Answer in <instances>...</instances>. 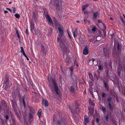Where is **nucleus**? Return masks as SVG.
<instances>
[{
    "label": "nucleus",
    "instance_id": "f257e3e1",
    "mask_svg": "<svg viewBox=\"0 0 125 125\" xmlns=\"http://www.w3.org/2000/svg\"><path fill=\"white\" fill-rule=\"evenodd\" d=\"M60 34L57 36V41L60 43L59 50L63 52V57L65 60V62L67 63L69 62L70 60L72 55L69 52L68 49L69 47L68 42L65 38L63 36L64 33L61 28L59 27L58 28Z\"/></svg>",
    "mask_w": 125,
    "mask_h": 125
},
{
    "label": "nucleus",
    "instance_id": "f03ea898",
    "mask_svg": "<svg viewBox=\"0 0 125 125\" xmlns=\"http://www.w3.org/2000/svg\"><path fill=\"white\" fill-rule=\"evenodd\" d=\"M17 100L15 98H13V99L11 100L12 107L15 113H17V110L18 108V107L16 103Z\"/></svg>",
    "mask_w": 125,
    "mask_h": 125
},
{
    "label": "nucleus",
    "instance_id": "7ed1b4c3",
    "mask_svg": "<svg viewBox=\"0 0 125 125\" xmlns=\"http://www.w3.org/2000/svg\"><path fill=\"white\" fill-rule=\"evenodd\" d=\"M52 82L54 87V90L56 92V94L57 95L59 96V94L58 92V88L57 85V83L54 80H53Z\"/></svg>",
    "mask_w": 125,
    "mask_h": 125
},
{
    "label": "nucleus",
    "instance_id": "20e7f679",
    "mask_svg": "<svg viewBox=\"0 0 125 125\" xmlns=\"http://www.w3.org/2000/svg\"><path fill=\"white\" fill-rule=\"evenodd\" d=\"M33 15L32 16L33 19H34V20L35 22L37 21V12L36 11V10L34 9L33 11Z\"/></svg>",
    "mask_w": 125,
    "mask_h": 125
},
{
    "label": "nucleus",
    "instance_id": "39448f33",
    "mask_svg": "<svg viewBox=\"0 0 125 125\" xmlns=\"http://www.w3.org/2000/svg\"><path fill=\"white\" fill-rule=\"evenodd\" d=\"M72 113H76L77 114H79V110L78 108V106L76 105L75 109L74 108H73V109L72 110Z\"/></svg>",
    "mask_w": 125,
    "mask_h": 125
},
{
    "label": "nucleus",
    "instance_id": "423d86ee",
    "mask_svg": "<svg viewBox=\"0 0 125 125\" xmlns=\"http://www.w3.org/2000/svg\"><path fill=\"white\" fill-rule=\"evenodd\" d=\"M88 46L86 45L84 47L83 51V54L86 55L88 53Z\"/></svg>",
    "mask_w": 125,
    "mask_h": 125
},
{
    "label": "nucleus",
    "instance_id": "0eeeda50",
    "mask_svg": "<svg viewBox=\"0 0 125 125\" xmlns=\"http://www.w3.org/2000/svg\"><path fill=\"white\" fill-rule=\"evenodd\" d=\"M46 19L47 20H48L49 22L51 24L53 25V21L49 16V15L48 14L46 15Z\"/></svg>",
    "mask_w": 125,
    "mask_h": 125
},
{
    "label": "nucleus",
    "instance_id": "6e6552de",
    "mask_svg": "<svg viewBox=\"0 0 125 125\" xmlns=\"http://www.w3.org/2000/svg\"><path fill=\"white\" fill-rule=\"evenodd\" d=\"M104 52L103 55L105 56L106 57L109 55V52L107 51V50L106 48H104L103 49Z\"/></svg>",
    "mask_w": 125,
    "mask_h": 125
},
{
    "label": "nucleus",
    "instance_id": "1a4fd4ad",
    "mask_svg": "<svg viewBox=\"0 0 125 125\" xmlns=\"http://www.w3.org/2000/svg\"><path fill=\"white\" fill-rule=\"evenodd\" d=\"M42 100V105H43L45 107H47L48 106V102L46 100H44L43 99Z\"/></svg>",
    "mask_w": 125,
    "mask_h": 125
},
{
    "label": "nucleus",
    "instance_id": "9d476101",
    "mask_svg": "<svg viewBox=\"0 0 125 125\" xmlns=\"http://www.w3.org/2000/svg\"><path fill=\"white\" fill-rule=\"evenodd\" d=\"M41 52H42L43 54L45 55L46 51L45 50L44 46L43 44H42L41 46Z\"/></svg>",
    "mask_w": 125,
    "mask_h": 125
},
{
    "label": "nucleus",
    "instance_id": "9b49d317",
    "mask_svg": "<svg viewBox=\"0 0 125 125\" xmlns=\"http://www.w3.org/2000/svg\"><path fill=\"white\" fill-rule=\"evenodd\" d=\"M31 28L30 30L31 32H32L33 31L35 30L34 24L33 22H31Z\"/></svg>",
    "mask_w": 125,
    "mask_h": 125
},
{
    "label": "nucleus",
    "instance_id": "f8f14e48",
    "mask_svg": "<svg viewBox=\"0 0 125 125\" xmlns=\"http://www.w3.org/2000/svg\"><path fill=\"white\" fill-rule=\"evenodd\" d=\"M92 59V60H91L89 61L88 62L89 65H91L93 64L94 62L95 61V59L93 58Z\"/></svg>",
    "mask_w": 125,
    "mask_h": 125
},
{
    "label": "nucleus",
    "instance_id": "ddd939ff",
    "mask_svg": "<svg viewBox=\"0 0 125 125\" xmlns=\"http://www.w3.org/2000/svg\"><path fill=\"white\" fill-rule=\"evenodd\" d=\"M55 2L56 3L55 4L56 7V9L57 10L59 9L60 6L59 3V1H56Z\"/></svg>",
    "mask_w": 125,
    "mask_h": 125
},
{
    "label": "nucleus",
    "instance_id": "4468645a",
    "mask_svg": "<svg viewBox=\"0 0 125 125\" xmlns=\"http://www.w3.org/2000/svg\"><path fill=\"white\" fill-rule=\"evenodd\" d=\"M97 35H98V36L96 38V41H99V40H97V39L98 38V37H101L102 36V34L101 31H99L98 33H97Z\"/></svg>",
    "mask_w": 125,
    "mask_h": 125
},
{
    "label": "nucleus",
    "instance_id": "2eb2a0df",
    "mask_svg": "<svg viewBox=\"0 0 125 125\" xmlns=\"http://www.w3.org/2000/svg\"><path fill=\"white\" fill-rule=\"evenodd\" d=\"M98 15V12H95L93 15V17L94 19H95Z\"/></svg>",
    "mask_w": 125,
    "mask_h": 125
},
{
    "label": "nucleus",
    "instance_id": "dca6fc26",
    "mask_svg": "<svg viewBox=\"0 0 125 125\" xmlns=\"http://www.w3.org/2000/svg\"><path fill=\"white\" fill-rule=\"evenodd\" d=\"M30 109V113H32V114H33L35 113V111L33 108L31 107H29Z\"/></svg>",
    "mask_w": 125,
    "mask_h": 125
},
{
    "label": "nucleus",
    "instance_id": "f3484780",
    "mask_svg": "<svg viewBox=\"0 0 125 125\" xmlns=\"http://www.w3.org/2000/svg\"><path fill=\"white\" fill-rule=\"evenodd\" d=\"M77 30L76 29L73 32V35L74 37H75L77 36Z\"/></svg>",
    "mask_w": 125,
    "mask_h": 125
},
{
    "label": "nucleus",
    "instance_id": "a211bd4d",
    "mask_svg": "<svg viewBox=\"0 0 125 125\" xmlns=\"http://www.w3.org/2000/svg\"><path fill=\"white\" fill-rule=\"evenodd\" d=\"M89 122V118H84V123L85 124H88Z\"/></svg>",
    "mask_w": 125,
    "mask_h": 125
},
{
    "label": "nucleus",
    "instance_id": "6ab92c4d",
    "mask_svg": "<svg viewBox=\"0 0 125 125\" xmlns=\"http://www.w3.org/2000/svg\"><path fill=\"white\" fill-rule=\"evenodd\" d=\"M89 5L88 4H85V5H84L82 7V10L83 11H84L85 9Z\"/></svg>",
    "mask_w": 125,
    "mask_h": 125
},
{
    "label": "nucleus",
    "instance_id": "aec40b11",
    "mask_svg": "<svg viewBox=\"0 0 125 125\" xmlns=\"http://www.w3.org/2000/svg\"><path fill=\"white\" fill-rule=\"evenodd\" d=\"M9 79L8 78L6 77V82L5 83V84L7 85V86H6L7 87H8V85L9 83Z\"/></svg>",
    "mask_w": 125,
    "mask_h": 125
},
{
    "label": "nucleus",
    "instance_id": "412c9836",
    "mask_svg": "<svg viewBox=\"0 0 125 125\" xmlns=\"http://www.w3.org/2000/svg\"><path fill=\"white\" fill-rule=\"evenodd\" d=\"M19 100H20V101H21L22 100V101L23 104V105H24V107H25V106H26V105H25V103L24 102V100L23 99V97L22 98H21V99L20 98V99H19Z\"/></svg>",
    "mask_w": 125,
    "mask_h": 125
},
{
    "label": "nucleus",
    "instance_id": "4be33fe9",
    "mask_svg": "<svg viewBox=\"0 0 125 125\" xmlns=\"http://www.w3.org/2000/svg\"><path fill=\"white\" fill-rule=\"evenodd\" d=\"M41 111L40 110H39L38 112V115L39 118H40L41 115Z\"/></svg>",
    "mask_w": 125,
    "mask_h": 125
},
{
    "label": "nucleus",
    "instance_id": "5701e85b",
    "mask_svg": "<svg viewBox=\"0 0 125 125\" xmlns=\"http://www.w3.org/2000/svg\"><path fill=\"white\" fill-rule=\"evenodd\" d=\"M104 85L105 87L106 88L107 91H108L109 88L108 87L106 83L105 82L104 83Z\"/></svg>",
    "mask_w": 125,
    "mask_h": 125
},
{
    "label": "nucleus",
    "instance_id": "b1692460",
    "mask_svg": "<svg viewBox=\"0 0 125 125\" xmlns=\"http://www.w3.org/2000/svg\"><path fill=\"white\" fill-rule=\"evenodd\" d=\"M84 22L86 24H89L90 23L89 21L87 20V19H84Z\"/></svg>",
    "mask_w": 125,
    "mask_h": 125
},
{
    "label": "nucleus",
    "instance_id": "393cba45",
    "mask_svg": "<svg viewBox=\"0 0 125 125\" xmlns=\"http://www.w3.org/2000/svg\"><path fill=\"white\" fill-rule=\"evenodd\" d=\"M89 104L90 105H91L93 106L94 105V103L92 102V101L91 99H89Z\"/></svg>",
    "mask_w": 125,
    "mask_h": 125
},
{
    "label": "nucleus",
    "instance_id": "a878e982",
    "mask_svg": "<svg viewBox=\"0 0 125 125\" xmlns=\"http://www.w3.org/2000/svg\"><path fill=\"white\" fill-rule=\"evenodd\" d=\"M90 12L89 11H86L84 12V13L85 15L87 14V17H88L89 16L88 14L90 13Z\"/></svg>",
    "mask_w": 125,
    "mask_h": 125
},
{
    "label": "nucleus",
    "instance_id": "bb28decb",
    "mask_svg": "<svg viewBox=\"0 0 125 125\" xmlns=\"http://www.w3.org/2000/svg\"><path fill=\"white\" fill-rule=\"evenodd\" d=\"M108 105L110 109L111 110H112L113 109V108L112 107V105L110 103H108Z\"/></svg>",
    "mask_w": 125,
    "mask_h": 125
},
{
    "label": "nucleus",
    "instance_id": "cd10ccee",
    "mask_svg": "<svg viewBox=\"0 0 125 125\" xmlns=\"http://www.w3.org/2000/svg\"><path fill=\"white\" fill-rule=\"evenodd\" d=\"M118 70H122L123 69V66L121 65H120V64H119V66L118 67Z\"/></svg>",
    "mask_w": 125,
    "mask_h": 125
},
{
    "label": "nucleus",
    "instance_id": "c85d7f7f",
    "mask_svg": "<svg viewBox=\"0 0 125 125\" xmlns=\"http://www.w3.org/2000/svg\"><path fill=\"white\" fill-rule=\"evenodd\" d=\"M21 52L23 54L24 53H25V52L23 50V48L22 47H21Z\"/></svg>",
    "mask_w": 125,
    "mask_h": 125
},
{
    "label": "nucleus",
    "instance_id": "c756f323",
    "mask_svg": "<svg viewBox=\"0 0 125 125\" xmlns=\"http://www.w3.org/2000/svg\"><path fill=\"white\" fill-rule=\"evenodd\" d=\"M89 74L90 78L92 80H93V78L92 75L91 73H89Z\"/></svg>",
    "mask_w": 125,
    "mask_h": 125
},
{
    "label": "nucleus",
    "instance_id": "7c9ffc66",
    "mask_svg": "<svg viewBox=\"0 0 125 125\" xmlns=\"http://www.w3.org/2000/svg\"><path fill=\"white\" fill-rule=\"evenodd\" d=\"M15 91L17 92L18 94L19 95L20 94V92L19 91V89L18 88H17L15 90Z\"/></svg>",
    "mask_w": 125,
    "mask_h": 125
},
{
    "label": "nucleus",
    "instance_id": "2f4dec72",
    "mask_svg": "<svg viewBox=\"0 0 125 125\" xmlns=\"http://www.w3.org/2000/svg\"><path fill=\"white\" fill-rule=\"evenodd\" d=\"M15 17L19 19L20 17V15L17 13H16L14 15Z\"/></svg>",
    "mask_w": 125,
    "mask_h": 125
},
{
    "label": "nucleus",
    "instance_id": "473e14b6",
    "mask_svg": "<svg viewBox=\"0 0 125 125\" xmlns=\"http://www.w3.org/2000/svg\"><path fill=\"white\" fill-rule=\"evenodd\" d=\"M112 99V98L111 97H109L107 100V101H108V103H110V102Z\"/></svg>",
    "mask_w": 125,
    "mask_h": 125
},
{
    "label": "nucleus",
    "instance_id": "72a5a7b5",
    "mask_svg": "<svg viewBox=\"0 0 125 125\" xmlns=\"http://www.w3.org/2000/svg\"><path fill=\"white\" fill-rule=\"evenodd\" d=\"M96 27L95 26H93L92 29V30L93 32H95L96 31Z\"/></svg>",
    "mask_w": 125,
    "mask_h": 125
},
{
    "label": "nucleus",
    "instance_id": "f704fd0d",
    "mask_svg": "<svg viewBox=\"0 0 125 125\" xmlns=\"http://www.w3.org/2000/svg\"><path fill=\"white\" fill-rule=\"evenodd\" d=\"M34 32H33L32 31V32L35 35H37L38 34V32L39 31L38 30L36 31H35V30H34Z\"/></svg>",
    "mask_w": 125,
    "mask_h": 125
},
{
    "label": "nucleus",
    "instance_id": "c9c22d12",
    "mask_svg": "<svg viewBox=\"0 0 125 125\" xmlns=\"http://www.w3.org/2000/svg\"><path fill=\"white\" fill-rule=\"evenodd\" d=\"M74 89L73 87L72 86L71 88L70 91L71 92L73 93L74 92Z\"/></svg>",
    "mask_w": 125,
    "mask_h": 125
},
{
    "label": "nucleus",
    "instance_id": "e433bc0d",
    "mask_svg": "<svg viewBox=\"0 0 125 125\" xmlns=\"http://www.w3.org/2000/svg\"><path fill=\"white\" fill-rule=\"evenodd\" d=\"M102 31L103 32V33L104 34V37H105L106 36V31L105 29H102Z\"/></svg>",
    "mask_w": 125,
    "mask_h": 125
},
{
    "label": "nucleus",
    "instance_id": "4c0bfd02",
    "mask_svg": "<svg viewBox=\"0 0 125 125\" xmlns=\"http://www.w3.org/2000/svg\"><path fill=\"white\" fill-rule=\"evenodd\" d=\"M102 109L103 112L105 113L106 112L105 108V107L103 106L102 107Z\"/></svg>",
    "mask_w": 125,
    "mask_h": 125
},
{
    "label": "nucleus",
    "instance_id": "58836bf2",
    "mask_svg": "<svg viewBox=\"0 0 125 125\" xmlns=\"http://www.w3.org/2000/svg\"><path fill=\"white\" fill-rule=\"evenodd\" d=\"M56 14L57 15V17L58 19H61V17L60 15L58 13V12Z\"/></svg>",
    "mask_w": 125,
    "mask_h": 125
},
{
    "label": "nucleus",
    "instance_id": "ea45409f",
    "mask_svg": "<svg viewBox=\"0 0 125 125\" xmlns=\"http://www.w3.org/2000/svg\"><path fill=\"white\" fill-rule=\"evenodd\" d=\"M108 116L109 115L108 114H107L106 115V116L105 117V119L107 121H108Z\"/></svg>",
    "mask_w": 125,
    "mask_h": 125
},
{
    "label": "nucleus",
    "instance_id": "a19ab883",
    "mask_svg": "<svg viewBox=\"0 0 125 125\" xmlns=\"http://www.w3.org/2000/svg\"><path fill=\"white\" fill-rule=\"evenodd\" d=\"M99 69V70H101L103 68V67L101 65H100L98 66Z\"/></svg>",
    "mask_w": 125,
    "mask_h": 125
},
{
    "label": "nucleus",
    "instance_id": "79ce46f5",
    "mask_svg": "<svg viewBox=\"0 0 125 125\" xmlns=\"http://www.w3.org/2000/svg\"><path fill=\"white\" fill-rule=\"evenodd\" d=\"M120 45L119 42H118L117 44V49L118 50L120 49V48H119Z\"/></svg>",
    "mask_w": 125,
    "mask_h": 125
},
{
    "label": "nucleus",
    "instance_id": "37998d69",
    "mask_svg": "<svg viewBox=\"0 0 125 125\" xmlns=\"http://www.w3.org/2000/svg\"><path fill=\"white\" fill-rule=\"evenodd\" d=\"M23 54L26 58L27 59L28 61H29V58H28L25 53H24Z\"/></svg>",
    "mask_w": 125,
    "mask_h": 125
},
{
    "label": "nucleus",
    "instance_id": "c03bdc74",
    "mask_svg": "<svg viewBox=\"0 0 125 125\" xmlns=\"http://www.w3.org/2000/svg\"><path fill=\"white\" fill-rule=\"evenodd\" d=\"M16 9L14 7L13 8V12L14 13H15V11H16Z\"/></svg>",
    "mask_w": 125,
    "mask_h": 125
},
{
    "label": "nucleus",
    "instance_id": "a18cd8bd",
    "mask_svg": "<svg viewBox=\"0 0 125 125\" xmlns=\"http://www.w3.org/2000/svg\"><path fill=\"white\" fill-rule=\"evenodd\" d=\"M32 113H29V117L30 118H32V117H33V116H32Z\"/></svg>",
    "mask_w": 125,
    "mask_h": 125
},
{
    "label": "nucleus",
    "instance_id": "49530a36",
    "mask_svg": "<svg viewBox=\"0 0 125 125\" xmlns=\"http://www.w3.org/2000/svg\"><path fill=\"white\" fill-rule=\"evenodd\" d=\"M105 94H105L104 93H103L102 94V97L104 98V97H105Z\"/></svg>",
    "mask_w": 125,
    "mask_h": 125
},
{
    "label": "nucleus",
    "instance_id": "de8ad7c7",
    "mask_svg": "<svg viewBox=\"0 0 125 125\" xmlns=\"http://www.w3.org/2000/svg\"><path fill=\"white\" fill-rule=\"evenodd\" d=\"M52 29L51 28H50L49 29V31L51 33V34H52Z\"/></svg>",
    "mask_w": 125,
    "mask_h": 125
},
{
    "label": "nucleus",
    "instance_id": "09e8293b",
    "mask_svg": "<svg viewBox=\"0 0 125 125\" xmlns=\"http://www.w3.org/2000/svg\"><path fill=\"white\" fill-rule=\"evenodd\" d=\"M5 117L6 118V119L8 120L9 119V116L8 115H5Z\"/></svg>",
    "mask_w": 125,
    "mask_h": 125
},
{
    "label": "nucleus",
    "instance_id": "8fccbe9b",
    "mask_svg": "<svg viewBox=\"0 0 125 125\" xmlns=\"http://www.w3.org/2000/svg\"><path fill=\"white\" fill-rule=\"evenodd\" d=\"M96 122L97 123H98L99 122V119L98 118H97L96 119Z\"/></svg>",
    "mask_w": 125,
    "mask_h": 125
},
{
    "label": "nucleus",
    "instance_id": "3c124183",
    "mask_svg": "<svg viewBox=\"0 0 125 125\" xmlns=\"http://www.w3.org/2000/svg\"><path fill=\"white\" fill-rule=\"evenodd\" d=\"M6 9L7 10H9L10 12H12V10H11L10 8H6Z\"/></svg>",
    "mask_w": 125,
    "mask_h": 125
},
{
    "label": "nucleus",
    "instance_id": "603ef678",
    "mask_svg": "<svg viewBox=\"0 0 125 125\" xmlns=\"http://www.w3.org/2000/svg\"><path fill=\"white\" fill-rule=\"evenodd\" d=\"M67 33H68V36H69V37H70V38L71 39V36H70V35L69 33V32H68V30H67Z\"/></svg>",
    "mask_w": 125,
    "mask_h": 125
},
{
    "label": "nucleus",
    "instance_id": "864d4df0",
    "mask_svg": "<svg viewBox=\"0 0 125 125\" xmlns=\"http://www.w3.org/2000/svg\"><path fill=\"white\" fill-rule=\"evenodd\" d=\"M54 21H55V23L58 24V22H57V21H56V19H54Z\"/></svg>",
    "mask_w": 125,
    "mask_h": 125
},
{
    "label": "nucleus",
    "instance_id": "5fc2aeb1",
    "mask_svg": "<svg viewBox=\"0 0 125 125\" xmlns=\"http://www.w3.org/2000/svg\"><path fill=\"white\" fill-rule=\"evenodd\" d=\"M27 34V35H28V29H27L25 30Z\"/></svg>",
    "mask_w": 125,
    "mask_h": 125
},
{
    "label": "nucleus",
    "instance_id": "6e6d98bb",
    "mask_svg": "<svg viewBox=\"0 0 125 125\" xmlns=\"http://www.w3.org/2000/svg\"><path fill=\"white\" fill-rule=\"evenodd\" d=\"M102 24H103L104 26V27L105 28V29H105V30H106V26H105V24H104L103 23H102Z\"/></svg>",
    "mask_w": 125,
    "mask_h": 125
},
{
    "label": "nucleus",
    "instance_id": "4d7b16f0",
    "mask_svg": "<svg viewBox=\"0 0 125 125\" xmlns=\"http://www.w3.org/2000/svg\"><path fill=\"white\" fill-rule=\"evenodd\" d=\"M98 21L99 23H103L102 21L100 19L98 20Z\"/></svg>",
    "mask_w": 125,
    "mask_h": 125
},
{
    "label": "nucleus",
    "instance_id": "13d9d810",
    "mask_svg": "<svg viewBox=\"0 0 125 125\" xmlns=\"http://www.w3.org/2000/svg\"><path fill=\"white\" fill-rule=\"evenodd\" d=\"M90 93L92 95H93V92L92 91H90Z\"/></svg>",
    "mask_w": 125,
    "mask_h": 125
},
{
    "label": "nucleus",
    "instance_id": "bf43d9fd",
    "mask_svg": "<svg viewBox=\"0 0 125 125\" xmlns=\"http://www.w3.org/2000/svg\"><path fill=\"white\" fill-rule=\"evenodd\" d=\"M43 64L46 65L47 64L46 63V61H44L43 62Z\"/></svg>",
    "mask_w": 125,
    "mask_h": 125
},
{
    "label": "nucleus",
    "instance_id": "052dcab7",
    "mask_svg": "<svg viewBox=\"0 0 125 125\" xmlns=\"http://www.w3.org/2000/svg\"><path fill=\"white\" fill-rule=\"evenodd\" d=\"M17 34L18 36V38H20V34Z\"/></svg>",
    "mask_w": 125,
    "mask_h": 125
},
{
    "label": "nucleus",
    "instance_id": "680f3d73",
    "mask_svg": "<svg viewBox=\"0 0 125 125\" xmlns=\"http://www.w3.org/2000/svg\"><path fill=\"white\" fill-rule=\"evenodd\" d=\"M4 13L6 14V13H8V11L7 10H5L4 11Z\"/></svg>",
    "mask_w": 125,
    "mask_h": 125
},
{
    "label": "nucleus",
    "instance_id": "e2e57ef3",
    "mask_svg": "<svg viewBox=\"0 0 125 125\" xmlns=\"http://www.w3.org/2000/svg\"><path fill=\"white\" fill-rule=\"evenodd\" d=\"M70 70H73V68L72 67H71L70 68Z\"/></svg>",
    "mask_w": 125,
    "mask_h": 125
},
{
    "label": "nucleus",
    "instance_id": "0e129e2a",
    "mask_svg": "<svg viewBox=\"0 0 125 125\" xmlns=\"http://www.w3.org/2000/svg\"><path fill=\"white\" fill-rule=\"evenodd\" d=\"M122 22L124 25H125V21H123Z\"/></svg>",
    "mask_w": 125,
    "mask_h": 125
},
{
    "label": "nucleus",
    "instance_id": "69168bd1",
    "mask_svg": "<svg viewBox=\"0 0 125 125\" xmlns=\"http://www.w3.org/2000/svg\"><path fill=\"white\" fill-rule=\"evenodd\" d=\"M57 125H60V124L59 121H58L57 124Z\"/></svg>",
    "mask_w": 125,
    "mask_h": 125
},
{
    "label": "nucleus",
    "instance_id": "338daca9",
    "mask_svg": "<svg viewBox=\"0 0 125 125\" xmlns=\"http://www.w3.org/2000/svg\"><path fill=\"white\" fill-rule=\"evenodd\" d=\"M16 33L17 34H19V32H18V30H16Z\"/></svg>",
    "mask_w": 125,
    "mask_h": 125
},
{
    "label": "nucleus",
    "instance_id": "774afa93",
    "mask_svg": "<svg viewBox=\"0 0 125 125\" xmlns=\"http://www.w3.org/2000/svg\"><path fill=\"white\" fill-rule=\"evenodd\" d=\"M92 123L93 124V125H94V121H92Z\"/></svg>",
    "mask_w": 125,
    "mask_h": 125
}]
</instances>
